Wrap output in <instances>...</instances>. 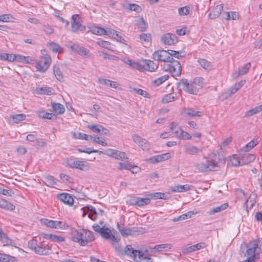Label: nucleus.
I'll use <instances>...</instances> for the list:
<instances>
[{
  "label": "nucleus",
  "mask_w": 262,
  "mask_h": 262,
  "mask_svg": "<svg viewBox=\"0 0 262 262\" xmlns=\"http://www.w3.org/2000/svg\"><path fill=\"white\" fill-rule=\"evenodd\" d=\"M71 240L81 246H85L95 239L93 232L86 229L75 230L71 233Z\"/></svg>",
  "instance_id": "1"
},
{
  "label": "nucleus",
  "mask_w": 262,
  "mask_h": 262,
  "mask_svg": "<svg viewBox=\"0 0 262 262\" xmlns=\"http://www.w3.org/2000/svg\"><path fill=\"white\" fill-rule=\"evenodd\" d=\"M125 253L133 258L136 262H152V259L148 253V251L134 250L130 246H126L124 249Z\"/></svg>",
  "instance_id": "2"
},
{
  "label": "nucleus",
  "mask_w": 262,
  "mask_h": 262,
  "mask_svg": "<svg viewBox=\"0 0 262 262\" xmlns=\"http://www.w3.org/2000/svg\"><path fill=\"white\" fill-rule=\"evenodd\" d=\"M262 252V238H258L250 242L246 251L247 257L255 261L259 258L260 253Z\"/></svg>",
  "instance_id": "3"
},
{
  "label": "nucleus",
  "mask_w": 262,
  "mask_h": 262,
  "mask_svg": "<svg viewBox=\"0 0 262 262\" xmlns=\"http://www.w3.org/2000/svg\"><path fill=\"white\" fill-rule=\"evenodd\" d=\"M66 165L70 168L79 169L82 171H88L90 169V164L85 161H80L74 157L67 158Z\"/></svg>",
  "instance_id": "4"
},
{
  "label": "nucleus",
  "mask_w": 262,
  "mask_h": 262,
  "mask_svg": "<svg viewBox=\"0 0 262 262\" xmlns=\"http://www.w3.org/2000/svg\"><path fill=\"white\" fill-rule=\"evenodd\" d=\"M169 128L170 132L179 139L187 140H190L192 138L191 135L187 132L184 131L176 122H171L169 124Z\"/></svg>",
  "instance_id": "5"
},
{
  "label": "nucleus",
  "mask_w": 262,
  "mask_h": 262,
  "mask_svg": "<svg viewBox=\"0 0 262 262\" xmlns=\"http://www.w3.org/2000/svg\"><path fill=\"white\" fill-rule=\"evenodd\" d=\"M163 69L171 73L173 76H179L181 74L182 68L180 62L172 57V60L164 63Z\"/></svg>",
  "instance_id": "6"
},
{
  "label": "nucleus",
  "mask_w": 262,
  "mask_h": 262,
  "mask_svg": "<svg viewBox=\"0 0 262 262\" xmlns=\"http://www.w3.org/2000/svg\"><path fill=\"white\" fill-rule=\"evenodd\" d=\"M43 56H41L40 59L35 63V68L37 71L41 72H45L51 63V58L48 54H44L45 50H41Z\"/></svg>",
  "instance_id": "7"
},
{
  "label": "nucleus",
  "mask_w": 262,
  "mask_h": 262,
  "mask_svg": "<svg viewBox=\"0 0 262 262\" xmlns=\"http://www.w3.org/2000/svg\"><path fill=\"white\" fill-rule=\"evenodd\" d=\"M179 86L186 92L193 95H196L199 89L195 85L194 82L187 79H183L179 83Z\"/></svg>",
  "instance_id": "8"
},
{
  "label": "nucleus",
  "mask_w": 262,
  "mask_h": 262,
  "mask_svg": "<svg viewBox=\"0 0 262 262\" xmlns=\"http://www.w3.org/2000/svg\"><path fill=\"white\" fill-rule=\"evenodd\" d=\"M116 231H112L108 227L103 226V229L101 231L100 235L103 238L111 240L113 246L117 248L115 244L119 242L120 238L118 236H116Z\"/></svg>",
  "instance_id": "9"
},
{
  "label": "nucleus",
  "mask_w": 262,
  "mask_h": 262,
  "mask_svg": "<svg viewBox=\"0 0 262 262\" xmlns=\"http://www.w3.org/2000/svg\"><path fill=\"white\" fill-rule=\"evenodd\" d=\"M70 49L72 52L77 53L85 58L90 59L92 57V54L88 49L80 46L78 44L73 43L71 45Z\"/></svg>",
  "instance_id": "10"
},
{
  "label": "nucleus",
  "mask_w": 262,
  "mask_h": 262,
  "mask_svg": "<svg viewBox=\"0 0 262 262\" xmlns=\"http://www.w3.org/2000/svg\"><path fill=\"white\" fill-rule=\"evenodd\" d=\"M152 58L156 61L163 62L166 63L167 62L172 60V57L168 53V52L164 50H158L152 54Z\"/></svg>",
  "instance_id": "11"
},
{
  "label": "nucleus",
  "mask_w": 262,
  "mask_h": 262,
  "mask_svg": "<svg viewBox=\"0 0 262 262\" xmlns=\"http://www.w3.org/2000/svg\"><path fill=\"white\" fill-rule=\"evenodd\" d=\"M42 223L48 227L57 229H63L66 228L65 223L59 221L50 220L47 219L41 220Z\"/></svg>",
  "instance_id": "12"
},
{
  "label": "nucleus",
  "mask_w": 262,
  "mask_h": 262,
  "mask_svg": "<svg viewBox=\"0 0 262 262\" xmlns=\"http://www.w3.org/2000/svg\"><path fill=\"white\" fill-rule=\"evenodd\" d=\"M118 169L120 170H130L133 173H137L140 169L139 167L127 161L124 162H119L118 163Z\"/></svg>",
  "instance_id": "13"
},
{
  "label": "nucleus",
  "mask_w": 262,
  "mask_h": 262,
  "mask_svg": "<svg viewBox=\"0 0 262 262\" xmlns=\"http://www.w3.org/2000/svg\"><path fill=\"white\" fill-rule=\"evenodd\" d=\"M207 166H209V171L216 170L218 168V159L216 155L211 154L205 158Z\"/></svg>",
  "instance_id": "14"
},
{
  "label": "nucleus",
  "mask_w": 262,
  "mask_h": 262,
  "mask_svg": "<svg viewBox=\"0 0 262 262\" xmlns=\"http://www.w3.org/2000/svg\"><path fill=\"white\" fill-rule=\"evenodd\" d=\"M80 18L78 14H75L72 16L73 23L72 24L71 30L73 32H76L78 31H84L85 29V26L80 23Z\"/></svg>",
  "instance_id": "15"
},
{
  "label": "nucleus",
  "mask_w": 262,
  "mask_h": 262,
  "mask_svg": "<svg viewBox=\"0 0 262 262\" xmlns=\"http://www.w3.org/2000/svg\"><path fill=\"white\" fill-rule=\"evenodd\" d=\"M37 248L36 253L38 255H48L51 253V249L46 242L41 241V242H40Z\"/></svg>",
  "instance_id": "16"
},
{
  "label": "nucleus",
  "mask_w": 262,
  "mask_h": 262,
  "mask_svg": "<svg viewBox=\"0 0 262 262\" xmlns=\"http://www.w3.org/2000/svg\"><path fill=\"white\" fill-rule=\"evenodd\" d=\"M132 139L134 142L137 144L143 150H146L149 149V145L146 139L137 135H133Z\"/></svg>",
  "instance_id": "17"
},
{
  "label": "nucleus",
  "mask_w": 262,
  "mask_h": 262,
  "mask_svg": "<svg viewBox=\"0 0 262 262\" xmlns=\"http://www.w3.org/2000/svg\"><path fill=\"white\" fill-rule=\"evenodd\" d=\"M161 40L165 45H172L178 42V38L175 34L167 33L162 36Z\"/></svg>",
  "instance_id": "18"
},
{
  "label": "nucleus",
  "mask_w": 262,
  "mask_h": 262,
  "mask_svg": "<svg viewBox=\"0 0 262 262\" xmlns=\"http://www.w3.org/2000/svg\"><path fill=\"white\" fill-rule=\"evenodd\" d=\"M117 227L121 235L124 236L135 235L137 231V228L135 227L128 228H124L120 226L118 222L117 223Z\"/></svg>",
  "instance_id": "19"
},
{
  "label": "nucleus",
  "mask_w": 262,
  "mask_h": 262,
  "mask_svg": "<svg viewBox=\"0 0 262 262\" xmlns=\"http://www.w3.org/2000/svg\"><path fill=\"white\" fill-rule=\"evenodd\" d=\"M170 154L167 152L151 157L148 159V161L151 163H156L168 160L170 159Z\"/></svg>",
  "instance_id": "20"
},
{
  "label": "nucleus",
  "mask_w": 262,
  "mask_h": 262,
  "mask_svg": "<svg viewBox=\"0 0 262 262\" xmlns=\"http://www.w3.org/2000/svg\"><path fill=\"white\" fill-rule=\"evenodd\" d=\"M40 242H41V237L40 236H35L28 242V247L36 253Z\"/></svg>",
  "instance_id": "21"
},
{
  "label": "nucleus",
  "mask_w": 262,
  "mask_h": 262,
  "mask_svg": "<svg viewBox=\"0 0 262 262\" xmlns=\"http://www.w3.org/2000/svg\"><path fill=\"white\" fill-rule=\"evenodd\" d=\"M40 242H41V237L40 236H35L28 242V247L36 253Z\"/></svg>",
  "instance_id": "22"
},
{
  "label": "nucleus",
  "mask_w": 262,
  "mask_h": 262,
  "mask_svg": "<svg viewBox=\"0 0 262 262\" xmlns=\"http://www.w3.org/2000/svg\"><path fill=\"white\" fill-rule=\"evenodd\" d=\"M239 156L241 158V162L243 165L248 164V163L253 161L255 159V157L254 155L247 153V152H244L243 154H240Z\"/></svg>",
  "instance_id": "23"
},
{
  "label": "nucleus",
  "mask_w": 262,
  "mask_h": 262,
  "mask_svg": "<svg viewBox=\"0 0 262 262\" xmlns=\"http://www.w3.org/2000/svg\"><path fill=\"white\" fill-rule=\"evenodd\" d=\"M184 150L188 154L194 155L201 152L202 149L196 146L187 144L184 146Z\"/></svg>",
  "instance_id": "24"
},
{
  "label": "nucleus",
  "mask_w": 262,
  "mask_h": 262,
  "mask_svg": "<svg viewBox=\"0 0 262 262\" xmlns=\"http://www.w3.org/2000/svg\"><path fill=\"white\" fill-rule=\"evenodd\" d=\"M223 8L224 5L223 4L216 6L209 14L208 17L212 19L218 17L222 12Z\"/></svg>",
  "instance_id": "25"
},
{
  "label": "nucleus",
  "mask_w": 262,
  "mask_h": 262,
  "mask_svg": "<svg viewBox=\"0 0 262 262\" xmlns=\"http://www.w3.org/2000/svg\"><path fill=\"white\" fill-rule=\"evenodd\" d=\"M58 198L59 200L64 204L69 206H72L74 203V199L72 196L68 193L60 194Z\"/></svg>",
  "instance_id": "26"
},
{
  "label": "nucleus",
  "mask_w": 262,
  "mask_h": 262,
  "mask_svg": "<svg viewBox=\"0 0 262 262\" xmlns=\"http://www.w3.org/2000/svg\"><path fill=\"white\" fill-rule=\"evenodd\" d=\"M16 61L27 64H34L35 59L30 56H25L20 54L16 55Z\"/></svg>",
  "instance_id": "27"
},
{
  "label": "nucleus",
  "mask_w": 262,
  "mask_h": 262,
  "mask_svg": "<svg viewBox=\"0 0 262 262\" xmlns=\"http://www.w3.org/2000/svg\"><path fill=\"white\" fill-rule=\"evenodd\" d=\"M197 62L205 70L210 71L213 69V64L212 63L204 58H199Z\"/></svg>",
  "instance_id": "28"
},
{
  "label": "nucleus",
  "mask_w": 262,
  "mask_h": 262,
  "mask_svg": "<svg viewBox=\"0 0 262 262\" xmlns=\"http://www.w3.org/2000/svg\"><path fill=\"white\" fill-rule=\"evenodd\" d=\"M134 205L142 207L144 205H148L150 203V199L149 198H141L140 197H135L133 200Z\"/></svg>",
  "instance_id": "29"
},
{
  "label": "nucleus",
  "mask_w": 262,
  "mask_h": 262,
  "mask_svg": "<svg viewBox=\"0 0 262 262\" xmlns=\"http://www.w3.org/2000/svg\"><path fill=\"white\" fill-rule=\"evenodd\" d=\"M143 62L144 63L145 70L146 71L154 72L158 67V64L152 60L143 59Z\"/></svg>",
  "instance_id": "30"
},
{
  "label": "nucleus",
  "mask_w": 262,
  "mask_h": 262,
  "mask_svg": "<svg viewBox=\"0 0 262 262\" xmlns=\"http://www.w3.org/2000/svg\"><path fill=\"white\" fill-rule=\"evenodd\" d=\"M51 105L52 107L53 111L57 114L61 115L64 113L65 108L63 105L53 102H51Z\"/></svg>",
  "instance_id": "31"
},
{
  "label": "nucleus",
  "mask_w": 262,
  "mask_h": 262,
  "mask_svg": "<svg viewBox=\"0 0 262 262\" xmlns=\"http://www.w3.org/2000/svg\"><path fill=\"white\" fill-rule=\"evenodd\" d=\"M0 241L4 246H13L14 243L5 233L0 231Z\"/></svg>",
  "instance_id": "32"
},
{
  "label": "nucleus",
  "mask_w": 262,
  "mask_h": 262,
  "mask_svg": "<svg viewBox=\"0 0 262 262\" xmlns=\"http://www.w3.org/2000/svg\"><path fill=\"white\" fill-rule=\"evenodd\" d=\"M197 212H194V211H190L186 213L183 214L173 219V222H178L180 221L185 220L188 219H190L192 217L193 215L196 214Z\"/></svg>",
  "instance_id": "33"
},
{
  "label": "nucleus",
  "mask_w": 262,
  "mask_h": 262,
  "mask_svg": "<svg viewBox=\"0 0 262 262\" xmlns=\"http://www.w3.org/2000/svg\"><path fill=\"white\" fill-rule=\"evenodd\" d=\"M191 186L188 184L183 185H177L171 187V190L173 192H183L190 189Z\"/></svg>",
  "instance_id": "34"
},
{
  "label": "nucleus",
  "mask_w": 262,
  "mask_h": 262,
  "mask_svg": "<svg viewBox=\"0 0 262 262\" xmlns=\"http://www.w3.org/2000/svg\"><path fill=\"white\" fill-rule=\"evenodd\" d=\"M106 33L105 35H107L110 36V37H112L116 39L117 41H119L121 39V36H120L117 32L115 31V30L110 28H106L105 29Z\"/></svg>",
  "instance_id": "35"
},
{
  "label": "nucleus",
  "mask_w": 262,
  "mask_h": 262,
  "mask_svg": "<svg viewBox=\"0 0 262 262\" xmlns=\"http://www.w3.org/2000/svg\"><path fill=\"white\" fill-rule=\"evenodd\" d=\"M35 91L37 94L39 95H51L53 94L52 89L48 86L37 87Z\"/></svg>",
  "instance_id": "36"
},
{
  "label": "nucleus",
  "mask_w": 262,
  "mask_h": 262,
  "mask_svg": "<svg viewBox=\"0 0 262 262\" xmlns=\"http://www.w3.org/2000/svg\"><path fill=\"white\" fill-rule=\"evenodd\" d=\"M99 82L103 84L106 86H110L111 88L116 89L118 88L119 84L116 81H112L109 79L100 78L99 79Z\"/></svg>",
  "instance_id": "37"
},
{
  "label": "nucleus",
  "mask_w": 262,
  "mask_h": 262,
  "mask_svg": "<svg viewBox=\"0 0 262 262\" xmlns=\"http://www.w3.org/2000/svg\"><path fill=\"white\" fill-rule=\"evenodd\" d=\"M230 164L233 166H239L243 165L241 162L239 155H234L229 158Z\"/></svg>",
  "instance_id": "38"
},
{
  "label": "nucleus",
  "mask_w": 262,
  "mask_h": 262,
  "mask_svg": "<svg viewBox=\"0 0 262 262\" xmlns=\"http://www.w3.org/2000/svg\"><path fill=\"white\" fill-rule=\"evenodd\" d=\"M90 31L92 33L99 36L105 35L106 33L105 29L104 28L98 26L91 27L90 28Z\"/></svg>",
  "instance_id": "39"
},
{
  "label": "nucleus",
  "mask_w": 262,
  "mask_h": 262,
  "mask_svg": "<svg viewBox=\"0 0 262 262\" xmlns=\"http://www.w3.org/2000/svg\"><path fill=\"white\" fill-rule=\"evenodd\" d=\"M73 138L75 139H80L89 141L93 138V136L81 133H73Z\"/></svg>",
  "instance_id": "40"
},
{
  "label": "nucleus",
  "mask_w": 262,
  "mask_h": 262,
  "mask_svg": "<svg viewBox=\"0 0 262 262\" xmlns=\"http://www.w3.org/2000/svg\"><path fill=\"white\" fill-rule=\"evenodd\" d=\"M0 207L11 211L14 210L15 208L13 204L4 199H0Z\"/></svg>",
  "instance_id": "41"
},
{
  "label": "nucleus",
  "mask_w": 262,
  "mask_h": 262,
  "mask_svg": "<svg viewBox=\"0 0 262 262\" xmlns=\"http://www.w3.org/2000/svg\"><path fill=\"white\" fill-rule=\"evenodd\" d=\"M185 114L190 117H201L204 115V113L201 111H196L192 108H188L185 110Z\"/></svg>",
  "instance_id": "42"
},
{
  "label": "nucleus",
  "mask_w": 262,
  "mask_h": 262,
  "mask_svg": "<svg viewBox=\"0 0 262 262\" xmlns=\"http://www.w3.org/2000/svg\"><path fill=\"white\" fill-rule=\"evenodd\" d=\"M46 238L49 239L52 242L60 243L64 241L65 239L63 236L57 235L55 234H46L45 236Z\"/></svg>",
  "instance_id": "43"
},
{
  "label": "nucleus",
  "mask_w": 262,
  "mask_h": 262,
  "mask_svg": "<svg viewBox=\"0 0 262 262\" xmlns=\"http://www.w3.org/2000/svg\"><path fill=\"white\" fill-rule=\"evenodd\" d=\"M209 166H207V164L205 162H201L196 163L195 165V169L199 172H207L209 171Z\"/></svg>",
  "instance_id": "44"
},
{
  "label": "nucleus",
  "mask_w": 262,
  "mask_h": 262,
  "mask_svg": "<svg viewBox=\"0 0 262 262\" xmlns=\"http://www.w3.org/2000/svg\"><path fill=\"white\" fill-rule=\"evenodd\" d=\"M228 207V204L227 203H225L222 204L220 206H217L211 209L208 211V214L210 215H213L216 213L220 212L224 210H225Z\"/></svg>",
  "instance_id": "45"
},
{
  "label": "nucleus",
  "mask_w": 262,
  "mask_h": 262,
  "mask_svg": "<svg viewBox=\"0 0 262 262\" xmlns=\"http://www.w3.org/2000/svg\"><path fill=\"white\" fill-rule=\"evenodd\" d=\"M262 111V104L257 106L248 111L245 113V116L247 117H250L255 114H256Z\"/></svg>",
  "instance_id": "46"
},
{
  "label": "nucleus",
  "mask_w": 262,
  "mask_h": 262,
  "mask_svg": "<svg viewBox=\"0 0 262 262\" xmlns=\"http://www.w3.org/2000/svg\"><path fill=\"white\" fill-rule=\"evenodd\" d=\"M136 25L140 31H144L147 27V24L143 17H140L136 20Z\"/></svg>",
  "instance_id": "47"
},
{
  "label": "nucleus",
  "mask_w": 262,
  "mask_h": 262,
  "mask_svg": "<svg viewBox=\"0 0 262 262\" xmlns=\"http://www.w3.org/2000/svg\"><path fill=\"white\" fill-rule=\"evenodd\" d=\"M250 67H251V63L250 62L246 63V64L244 65L243 67H242L241 68V69H239V70L238 71V74L237 75H236V74H235L234 75V76L235 78H236L238 76L245 75V74H246L247 73V72L248 71V70H249Z\"/></svg>",
  "instance_id": "48"
},
{
  "label": "nucleus",
  "mask_w": 262,
  "mask_h": 262,
  "mask_svg": "<svg viewBox=\"0 0 262 262\" xmlns=\"http://www.w3.org/2000/svg\"><path fill=\"white\" fill-rule=\"evenodd\" d=\"M246 83V81L245 80H242L240 81L239 82L236 83L234 85L231 87L230 90V94H233L235 93L239 89H241Z\"/></svg>",
  "instance_id": "49"
},
{
  "label": "nucleus",
  "mask_w": 262,
  "mask_h": 262,
  "mask_svg": "<svg viewBox=\"0 0 262 262\" xmlns=\"http://www.w3.org/2000/svg\"><path fill=\"white\" fill-rule=\"evenodd\" d=\"M149 196L153 199H163L166 200L168 198V195L162 192H155L150 193Z\"/></svg>",
  "instance_id": "50"
},
{
  "label": "nucleus",
  "mask_w": 262,
  "mask_h": 262,
  "mask_svg": "<svg viewBox=\"0 0 262 262\" xmlns=\"http://www.w3.org/2000/svg\"><path fill=\"white\" fill-rule=\"evenodd\" d=\"M257 144V142H255L254 140H251L249 143H248L245 146L241 148V150L242 152H247L249 151L250 149L254 148Z\"/></svg>",
  "instance_id": "51"
},
{
  "label": "nucleus",
  "mask_w": 262,
  "mask_h": 262,
  "mask_svg": "<svg viewBox=\"0 0 262 262\" xmlns=\"http://www.w3.org/2000/svg\"><path fill=\"white\" fill-rule=\"evenodd\" d=\"M38 116L40 118L43 119H48L51 120L55 116L54 114L53 113H48L45 111H40L38 112Z\"/></svg>",
  "instance_id": "52"
},
{
  "label": "nucleus",
  "mask_w": 262,
  "mask_h": 262,
  "mask_svg": "<svg viewBox=\"0 0 262 262\" xmlns=\"http://www.w3.org/2000/svg\"><path fill=\"white\" fill-rule=\"evenodd\" d=\"M48 47L52 51L60 53L62 52V48L57 43L54 42H51L48 44Z\"/></svg>",
  "instance_id": "53"
},
{
  "label": "nucleus",
  "mask_w": 262,
  "mask_h": 262,
  "mask_svg": "<svg viewBox=\"0 0 262 262\" xmlns=\"http://www.w3.org/2000/svg\"><path fill=\"white\" fill-rule=\"evenodd\" d=\"M97 43L99 46L105 48L107 50L113 51V47L112 45L107 41L99 40L97 42Z\"/></svg>",
  "instance_id": "54"
},
{
  "label": "nucleus",
  "mask_w": 262,
  "mask_h": 262,
  "mask_svg": "<svg viewBox=\"0 0 262 262\" xmlns=\"http://www.w3.org/2000/svg\"><path fill=\"white\" fill-rule=\"evenodd\" d=\"M114 158L116 160L123 161L124 160L127 159L128 157L125 152L117 150Z\"/></svg>",
  "instance_id": "55"
},
{
  "label": "nucleus",
  "mask_w": 262,
  "mask_h": 262,
  "mask_svg": "<svg viewBox=\"0 0 262 262\" xmlns=\"http://www.w3.org/2000/svg\"><path fill=\"white\" fill-rule=\"evenodd\" d=\"M14 18L10 14H5L0 15V21L3 22H14Z\"/></svg>",
  "instance_id": "56"
},
{
  "label": "nucleus",
  "mask_w": 262,
  "mask_h": 262,
  "mask_svg": "<svg viewBox=\"0 0 262 262\" xmlns=\"http://www.w3.org/2000/svg\"><path fill=\"white\" fill-rule=\"evenodd\" d=\"M171 248V245L167 244H160L158 245H156L154 248V249L155 251H166L168 249H170Z\"/></svg>",
  "instance_id": "57"
},
{
  "label": "nucleus",
  "mask_w": 262,
  "mask_h": 262,
  "mask_svg": "<svg viewBox=\"0 0 262 262\" xmlns=\"http://www.w3.org/2000/svg\"><path fill=\"white\" fill-rule=\"evenodd\" d=\"M10 118L13 120L15 123H18L21 121L24 120L26 118V115L24 114H19L11 115Z\"/></svg>",
  "instance_id": "58"
},
{
  "label": "nucleus",
  "mask_w": 262,
  "mask_h": 262,
  "mask_svg": "<svg viewBox=\"0 0 262 262\" xmlns=\"http://www.w3.org/2000/svg\"><path fill=\"white\" fill-rule=\"evenodd\" d=\"M168 78L169 76L168 75H164L154 80L153 82L155 85L158 86L166 81Z\"/></svg>",
  "instance_id": "59"
},
{
  "label": "nucleus",
  "mask_w": 262,
  "mask_h": 262,
  "mask_svg": "<svg viewBox=\"0 0 262 262\" xmlns=\"http://www.w3.org/2000/svg\"><path fill=\"white\" fill-rule=\"evenodd\" d=\"M53 72L54 74L55 75V76L59 81H61L63 79V76L62 73L60 70L59 69V67H58L56 66H54L53 68Z\"/></svg>",
  "instance_id": "60"
},
{
  "label": "nucleus",
  "mask_w": 262,
  "mask_h": 262,
  "mask_svg": "<svg viewBox=\"0 0 262 262\" xmlns=\"http://www.w3.org/2000/svg\"><path fill=\"white\" fill-rule=\"evenodd\" d=\"M255 204V201L252 200L251 196H250L246 201L244 204V207L246 209V211H248V209H251Z\"/></svg>",
  "instance_id": "61"
},
{
  "label": "nucleus",
  "mask_w": 262,
  "mask_h": 262,
  "mask_svg": "<svg viewBox=\"0 0 262 262\" xmlns=\"http://www.w3.org/2000/svg\"><path fill=\"white\" fill-rule=\"evenodd\" d=\"M126 7L131 11H134L137 12H139L141 11V7L135 4H127Z\"/></svg>",
  "instance_id": "62"
},
{
  "label": "nucleus",
  "mask_w": 262,
  "mask_h": 262,
  "mask_svg": "<svg viewBox=\"0 0 262 262\" xmlns=\"http://www.w3.org/2000/svg\"><path fill=\"white\" fill-rule=\"evenodd\" d=\"M91 140H93L94 142L101 145L103 146H106L107 145V142L105 139L99 137L93 136V138Z\"/></svg>",
  "instance_id": "63"
},
{
  "label": "nucleus",
  "mask_w": 262,
  "mask_h": 262,
  "mask_svg": "<svg viewBox=\"0 0 262 262\" xmlns=\"http://www.w3.org/2000/svg\"><path fill=\"white\" fill-rule=\"evenodd\" d=\"M13 257L10 255L0 253V262H13Z\"/></svg>",
  "instance_id": "64"
}]
</instances>
